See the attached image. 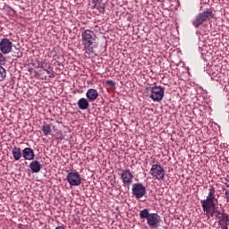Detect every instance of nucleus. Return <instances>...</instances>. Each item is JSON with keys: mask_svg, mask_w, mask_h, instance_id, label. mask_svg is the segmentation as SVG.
Wrapping results in <instances>:
<instances>
[{"mask_svg": "<svg viewBox=\"0 0 229 229\" xmlns=\"http://www.w3.org/2000/svg\"><path fill=\"white\" fill-rule=\"evenodd\" d=\"M6 80V70L0 65V81H4Z\"/></svg>", "mask_w": 229, "mask_h": 229, "instance_id": "obj_22", "label": "nucleus"}, {"mask_svg": "<svg viewBox=\"0 0 229 229\" xmlns=\"http://www.w3.org/2000/svg\"><path fill=\"white\" fill-rule=\"evenodd\" d=\"M22 157L24 158V160H34L35 159V150H33V148H25L22 150Z\"/></svg>", "mask_w": 229, "mask_h": 229, "instance_id": "obj_12", "label": "nucleus"}, {"mask_svg": "<svg viewBox=\"0 0 229 229\" xmlns=\"http://www.w3.org/2000/svg\"><path fill=\"white\" fill-rule=\"evenodd\" d=\"M123 187H130L133 183V174L130 170H123L120 174Z\"/></svg>", "mask_w": 229, "mask_h": 229, "instance_id": "obj_10", "label": "nucleus"}, {"mask_svg": "<svg viewBox=\"0 0 229 229\" xmlns=\"http://www.w3.org/2000/svg\"><path fill=\"white\" fill-rule=\"evenodd\" d=\"M214 19V11L211 8H207L205 11L199 13L194 20L191 21L192 26L198 29L202 24H205L208 21Z\"/></svg>", "mask_w": 229, "mask_h": 229, "instance_id": "obj_4", "label": "nucleus"}, {"mask_svg": "<svg viewBox=\"0 0 229 229\" xmlns=\"http://www.w3.org/2000/svg\"><path fill=\"white\" fill-rule=\"evenodd\" d=\"M150 90L149 98L152 99V101L160 103V101L164 99V92H165V88L155 85L154 87L150 88Z\"/></svg>", "mask_w": 229, "mask_h": 229, "instance_id": "obj_5", "label": "nucleus"}, {"mask_svg": "<svg viewBox=\"0 0 229 229\" xmlns=\"http://www.w3.org/2000/svg\"><path fill=\"white\" fill-rule=\"evenodd\" d=\"M41 130L47 137V135H51V125L45 123L42 125Z\"/></svg>", "mask_w": 229, "mask_h": 229, "instance_id": "obj_20", "label": "nucleus"}, {"mask_svg": "<svg viewBox=\"0 0 229 229\" xmlns=\"http://www.w3.org/2000/svg\"><path fill=\"white\" fill-rule=\"evenodd\" d=\"M149 174L153 176L155 180L162 182L164 181V178H165V170H164V167H162L161 165H152Z\"/></svg>", "mask_w": 229, "mask_h": 229, "instance_id": "obj_6", "label": "nucleus"}, {"mask_svg": "<svg viewBox=\"0 0 229 229\" xmlns=\"http://www.w3.org/2000/svg\"><path fill=\"white\" fill-rule=\"evenodd\" d=\"M205 216H207V217L208 218L216 217L221 229H228L229 215L228 213H226L225 208H219V207L213 208V209H209V211H207L205 213Z\"/></svg>", "mask_w": 229, "mask_h": 229, "instance_id": "obj_1", "label": "nucleus"}, {"mask_svg": "<svg viewBox=\"0 0 229 229\" xmlns=\"http://www.w3.org/2000/svg\"><path fill=\"white\" fill-rule=\"evenodd\" d=\"M29 167L31 173L37 174V173H40V170L42 169V165H40V162H38V160H33L29 165Z\"/></svg>", "mask_w": 229, "mask_h": 229, "instance_id": "obj_13", "label": "nucleus"}, {"mask_svg": "<svg viewBox=\"0 0 229 229\" xmlns=\"http://www.w3.org/2000/svg\"><path fill=\"white\" fill-rule=\"evenodd\" d=\"M13 46V43H12L9 38H4L0 40V51H2L4 55L12 53Z\"/></svg>", "mask_w": 229, "mask_h": 229, "instance_id": "obj_11", "label": "nucleus"}, {"mask_svg": "<svg viewBox=\"0 0 229 229\" xmlns=\"http://www.w3.org/2000/svg\"><path fill=\"white\" fill-rule=\"evenodd\" d=\"M162 218L157 213H150V216L147 218V225L149 228H158Z\"/></svg>", "mask_w": 229, "mask_h": 229, "instance_id": "obj_9", "label": "nucleus"}, {"mask_svg": "<svg viewBox=\"0 0 229 229\" xmlns=\"http://www.w3.org/2000/svg\"><path fill=\"white\" fill-rule=\"evenodd\" d=\"M66 180L72 187H79V185H81V176L78 172L68 173Z\"/></svg>", "mask_w": 229, "mask_h": 229, "instance_id": "obj_7", "label": "nucleus"}, {"mask_svg": "<svg viewBox=\"0 0 229 229\" xmlns=\"http://www.w3.org/2000/svg\"><path fill=\"white\" fill-rule=\"evenodd\" d=\"M12 53L13 58H22V51H21V48L14 47Z\"/></svg>", "mask_w": 229, "mask_h": 229, "instance_id": "obj_19", "label": "nucleus"}, {"mask_svg": "<svg viewBox=\"0 0 229 229\" xmlns=\"http://www.w3.org/2000/svg\"><path fill=\"white\" fill-rule=\"evenodd\" d=\"M149 216H151V213H149V210H148V208L142 209L140 212V219H148Z\"/></svg>", "mask_w": 229, "mask_h": 229, "instance_id": "obj_21", "label": "nucleus"}, {"mask_svg": "<svg viewBox=\"0 0 229 229\" xmlns=\"http://www.w3.org/2000/svg\"><path fill=\"white\" fill-rule=\"evenodd\" d=\"M93 6L96 10L99 12V13H105V4L103 0H93Z\"/></svg>", "mask_w": 229, "mask_h": 229, "instance_id": "obj_15", "label": "nucleus"}, {"mask_svg": "<svg viewBox=\"0 0 229 229\" xmlns=\"http://www.w3.org/2000/svg\"><path fill=\"white\" fill-rule=\"evenodd\" d=\"M82 46H84V50L86 55H94L96 47H98V43H96V34L90 30H83L81 33Z\"/></svg>", "mask_w": 229, "mask_h": 229, "instance_id": "obj_2", "label": "nucleus"}, {"mask_svg": "<svg viewBox=\"0 0 229 229\" xmlns=\"http://www.w3.org/2000/svg\"><path fill=\"white\" fill-rule=\"evenodd\" d=\"M55 229H65V226H64V225H59V226L55 227Z\"/></svg>", "mask_w": 229, "mask_h": 229, "instance_id": "obj_26", "label": "nucleus"}, {"mask_svg": "<svg viewBox=\"0 0 229 229\" xmlns=\"http://www.w3.org/2000/svg\"><path fill=\"white\" fill-rule=\"evenodd\" d=\"M200 203L204 214L216 208L217 199L216 198V188L214 186H209L206 199L200 200Z\"/></svg>", "mask_w": 229, "mask_h": 229, "instance_id": "obj_3", "label": "nucleus"}, {"mask_svg": "<svg viewBox=\"0 0 229 229\" xmlns=\"http://www.w3.org/2000/svg\"><path fill=\"white\" fill-rule=\"evenodd\" d=\"M41 68L48 74V78H55V71H53L51 65L46 64V65H42Z\"/></svg>", "mask_w": 229, "mask_h": 229, "instance_id": "obj_18", "label": "nucleus"}, {"mask_svg": "<svg viewBox=\"0 0 229 229\" xmlns=\"http://www.w3.org/2000/svg\"><path fill=\"white\" fill-rule=\"evenodd\" d=\"M225 185L226 187H229V179L226 180V182H225Z\"/></svg>", "mask_w": 229, "mask_h": 229, "instance_id": "obj_27", "label": "nucleus"}, {"mask_svg": "<svg viewBox=\"0 0 229 229\" xmlns=\"http://www.w3.org/2000/svg\"><path fill=\"white\" fill-rule=\"evenodd\" d=\"M4 64H6V57H4V55L0 53V65H4Z\"/></svg>", "mask_w": 229, "mask_h": 229, "instance_id": "obj_23", "label": "nucleus"}, {"mask_svg": "<svg viewBox=\"0 0 229 229\" xmlns=\"http://www.w3.org/2000/svg\"><path fill=\"white\" fill-rule=\"evenodd\" d=\"M106 85H110L111 87H115V82L112 80L106 81Z\"/></svg>", "mask_w": 229, "mask_h": 229, "instance_id": "obj_24", "label": "nucleus"}, {"mask_svg": "<svg viewBox=\"0 0 229 229\" xmlns=\"http://www.w3.org/2000/svg\"><path fill=\"white\" fill-rule=\"evenodd\" d=\"M99 96V93H98L97 89H89L86 92V98L89 99V101H96L98 99V97Z\"/></svg>", "mask_w": 229, "mask_h": 229, "instance_id": "obj_14", "label": "nucleus"}, {"mask_svg": "<svg viewBox=\"0 0 229 229\" xmlns=\"http://www.w3.org/2000/svg\"><path fill=\"white\" fill-rule=\"evenodd\" d=\"M12 153L14 160L19 161L21 158H22V151H21V148L14 147Z\"/></svg>", "mask_w": 229, "mask_h": 229, "instance_id": "obj_17", "label": "nucleus"}, {"mask_svg": "<svg viewBox=\"0 0 229 229\" xmlns=\"http://www.w3.org/2000/svg\"><path fill=\"white\" fill-rule=\"evenodd\" d=\"M132 196L136 198V199H140V198H144L146 196V188L140 182L134 183L132 185Z\"/></svg>", "mask_w": 229, "mask_h": 229, "instance_id": "obj_8", "label": "nucleus"}, {"mask_svg": "<svg viewBox=\"0 0 229 229\" xmlns=\"http://www.w3.org/2000/svg\"><path fill=\"white\" fill-rule=\"evenodd\" d=\"M78 107L80 110H87L89 109V106H90V104H89V100L85 98H81L77 102Z\"/></svg>", "mask_w": 229, "mask_h": 229, "instance_id": "obj_16", "label": "nucleus"}, {"mask_svg": "<svg viewBox=\"0 0 229 229\" xmlns=\"http://www.w3.org/2000/svg\"><path fill=\"white\" fill-rule=\"evenodd\" d=\"M225 194V198H226L227 201H229V191H226Z\"/></svg>", "mask_w": 229, "mask_h": 229, "instance_id": "obj_25", "label": "nucleus"}]
</instances>
